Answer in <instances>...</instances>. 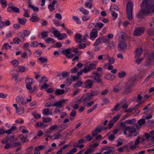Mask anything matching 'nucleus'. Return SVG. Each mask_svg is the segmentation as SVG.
<instances>
[{
    "mask_svg": "<svg viewBox=\"0 0 154 154\" xmlns=\"http://www.w3.org/2000/svg\"><path fill=\"white\" fill-rule=\"evenodd\" d=\"M147 60L149 61H152L154 60V52L150 53L146 57Z\"/></svg>",
    "mask_w": 154,
    "mask_h": 154,
    "instance_id": "obj_32",
    "label": "nucleus"
},
{
    "mask_svg": "<svg viewBox=\"0 0 154 154\" xmlns=\"http://www.w3.org/2000/svg\"><path fill=\"white\" fill-rule=\"evenodd\" d=\"M29 7L31 8L34 11L37 13L38 11V8L36 6H34L32 5L29 4L28 6Z\"/></svg>",
    "mask_w": 154,
    "mask_h": 154,
    "instance_id": "obj_41",
    "label": "nucleus"
},
{
    "mask_svg": "<svg viewBox=\"0 0 154 154\" xmlns=\"http://www.w3.org/2000/svg\"><path fill=\"white\" fill-rule=\"evenodd\" d=\"M61 75L64 78H66L69 75V73L67 72L64 71L61 74Z\"/></svg>",
    "mask_w": 154,
    "mask_h": 154,
    "instance_id": "obj_64",
    "label": "nucleus"
},
{
    "mask_svg": "<svg viewBox=\"0 0 154 154\" xmlns=\"http://www.w3.org/2000/svg\"><path fill=\"white\" fill-rule=\"evenodd\" d=\"M25 81L26 83V84L33 85L34 83V80L32 79L27 78Z\"/></svg>",
    "mask_w": 154,
    "mask_h": 154,
    "instance_id": "obj_28",
    "label": "nucleus"
},
{
    "mask_svg": "<svg viewBox=\"0 0 154 154\" xmlns=\"http://www.w3.org/2000/svg\"><path fill=\"white\" fill-rule=\"evenodd\" d=\"M43 114L44 115L48 116L52 114V110H50L49 109L45 108L43 110Z\"/></svg>",
    "mask_w": 154,
    "mask_h": 154,
    "instance_id": "obj_21",
    "label": "nucleus"
},
{
    "mask_svg": "<svg viewBox=\"0 0 154 154\" xmlns=\"http://www.w3.org/2000/svg\"><path fill=\"white\" fill-rule=\"evenodd\" d=\"M55 101L54 100H51L47 103L45 105L46 107H50L52 106H54Z\"/></svg>",
    "mask_w": 154,
    "mask_h": 154,
    "instance_id": "obj_29",
    "label": "nucleus"
},
{
    "mask_svg": "<svg viewBox=\"0 0 154 154\" xmlns=\"http://www.w3.org/2000/svg\"><path fill=\"white\" fill-rule=\"evenodd\" d=\"M35 15H37V14H32V17L30 18V20L32 22H35L38 21L40 19L37 16Z\"/></svg>",
    "mask_w": 154,
    "mask_h": 154,
    "instance_id": "obj_25",
    "label": "nucleus"
},
{
    "mask_svg": "<svg viewBox=\"0 0 154 154\" xmlns=\"http://www.w3.org/2000/svg\"><path fill=\"white\" fill-rule=\"evenodd\" d=\"M57 2L56 0H53L52 4H49L48 5V8L50 11H52L55 9L54 8L55 4Z\"/></svg>",
    "mask_w": 154,
    "mask_h": 154,
    "instance_id": "obj_23",
    "label": "nucleus"
},
{
    "mask_svg": "<svg viewBox=\"0 0 154 154\" xmlns=\"http://www.w3.org/2000/svg\"><path fill=\"white\" fill-rule=\"evenodd\" d=\"M97 104H95L92 107H91L88 109V111H87V113H91V112L93 111L95 109L97 108Z\"/></svg>",
    "mask_w": 154,
    "mask_h": 154,
    "instance_id": "obj_46",
    "label": "nucleus"
},
{
    "mask_svg": "<svg viewBox=\"0 0 154 154\" xmlns=\"http://www.w3.org/2000/svg\"><path fill=\"white\" fill-rule=\"evenodd\" d=\"M48 80L47 77L45 76H43L40 82V84H41L43 82H45L48 81Z\"/></svg>",
    "mask_w": 154,
    "mask_h": 154,
    "instance_id": "obj_59",
    "label": "nucleus"
},
{
    "mask_svg": "<svg viewBox=\"0 0 154 154\" xmlns=\"http://www.w3.org/2000/svg\"><path fill=\"white\" fill-rule=\"evenodd\" d=\"M0 2L2 5V8H5L7 6V3L6 0H2V1H0Z\"/></svg>",
    "mask_w": 154,
    "mask_h": 154,
    "instance_id": "obj_48",
    "label": "nucleus"
},
{
    "mask_svg": "<svg viewBox=\"0 0 154 154\" xmlns=\"http://www.w3.org/2000/svg\"><path fill=\"white\" fill-rule=\"evenodd\" d=\"M11 63L15 67H16L18 65L19 62L18 61L16 60H15L12 61L11 62Z\"/></svg>",
    "mask_w": 154,
    "mask_h": 154,
    "instance_id": "obj_63",
    "label": "nucleus"
},
{
    "mask_svg": "<svg viewBox=\"0 0 154 154\" xmlns=\"http://www.w3.org/2000/svg\"><path fill=\"white\" fill-rule=\"evenodd\" d=\"M45 42L48 44L51 42L52 43H54L55 42V41L52 38H48L45 40Z\"/></svg>",
    "mask_w": 154,
    "mask_h": 154,
    "instance_id": "obj_42",
    "label": "nucleus"
},
{
    "mask_svg": "<svg viewBox=\"0 0 154 154\" xmlns=\"http://www.w3.org/2000/svg\"><path fill=\"white\" fill-rule=\"evenodd\" d=\"M107 58L108 59V61L110 64H113L115 62V59L113 57H110L108 55H106Z\"/></svg>",
    "mask_w": 154,
    "mask_h": 154,
    "instance_id": "obj_49",
    "label": "nucleus"
},
{
    "mask_svg": "<svg viewBox=\"0 0 154 154\" xmlns=\"http://www.w3.org/2000/svg\"><path fill=\"white\" fill-rule=\"evenodd\" d=\"M77 149L76 148H73L72 149L70 150L66 154H73L76 152Z\"/></svg>",
    "mask_w": 154,
    "mask_h": 154,
    "instance_id": "obj_58",
    "label": "nucleus"
},
{
    "mask_svg": "<svg viewBox=\"0 0 154 154\" xmlns=\"http://www.w3.org/2000/svg\"><path fill=\"white\" fill-rule=\"evenodd\" d=\"M49 32L43 31L41 32V34H38V38L41 39H44L48 37Z\"/></svg>",
    "mask_w": 154,
    "mask_h": 154,
    "instance_id": "obj_15",
    "label": "nucleus"
},
{
    "mask_svg": "<svg viewBox=\"0 0 154 154\" xmlns=\"http://www.w3.org/2000/svg\"><path fill=\"white\" fill-rule=\"evenodd\" d=\"M18 69L19 72H23L26 70L27 69L23 66H19L18 67Z\"/></svg>",
    "mask_w": 154,
    "mask_h": 154,
    "instance_id": "obj_52",
    "label": "nucleus"
},
{
    "mask_svg": "<svg viewBox=\"0 0 154 154\" xmlns=\"http://www.w3.org/2000/svg\"><path fill=\"white\" fill-rule=\"evenodd\" d=\"M89 66L91 69V71L95 69L96 67V64L94 63H91L89 64Z\"/></svg>",
    "mask_w": 154,
    "mask_h": 154,
    "instance_id": "obj_61",
    "label": "nucleus"
},
{
    "mask_svg": "<svg viewBox=\"0 0 154 154\" xmlns=\"http://www.w3.org/2000/svg\"><path fill=\"white\" fill-rule=\"evenodd\" d=\"M17 127L15 126H13L11 128L6 131L2 128L0 129V137H1V135L4 134L5 133L7 134H9L12 132L14 131L16 129Z\"/></svg>",
    "mask_w": 154,
    "mask_h": 154,
    "instance_id": "obj_6",
    "label": "nucleus"
},
{
    "mask_svg": "<svg viewBox=\"0 0 154 154\" xmlns=\"http://www.w3.org/2000/svg\"><path fill=\"white\" fill-rule=\"evenodd\" d=\"M33 85L26 84V89L29 91L30 92H34L36 89V87L35 85L32 86Z\"/></svg>",
    "mask_w": 154,
    "mask_h": 154,
    "instance_id": "obj_16",
    "label": "nucleus"
},
{
    "mask_svg": "<svg viewBox=\"0 0 154 154\" xmlns=\"http://www.w3.org/2000/svg\"><path fill=\"white\" fill-rule=\"evenodd\" d=\"M136 80L135 77H132L129 80L126 84L125 87L124 88V93L125 94H128L131 92L132 91L133 87L134 85V83Z\"/></svg>",
    "mask_w": 154,
    "mask_h": 154,
    "instance_id": "obj_3",
    "label": "nucleus"
},
{
    "mask_svg": "<svg viewBox=\"0 0 154 154\" xmlns=\"http://www.w3.org/2000/svg\"><path fill=\"white\" fill-rule=\"evenodd\" d=\"M122 85L121 84H119L114 87L113 91L116 93H118L122 90Z\"/></svg>",
    "mask_w": 154,
    "mask_h": 154,
    "instance_id": "obj_18",
    "label": "nucleus"
},
{
    "mask_svg": "<svg viewBox=\"0 0 154 154\" xmlns=\"http://www.w3.org/2000/svg\"><path fill=\"white\" fill-rule=\"evenodd\" d=\"M84 88L88 89H91L94 85V82L91 79H87L84 83Z\"/></svg>",
    "mask_w": 154,
    "mask_h": 154,
    "instance_id": "obj_7",
    "label": "nucleus"
},
{
    "mask_svg": "<svg viewBox=\"0 0 154 154\" xmlns=\"http://www.w3.org/2000/svg\"><path fill=\"white\" fill-rule=\"evenodd\" d=\"M145 29L144 27H136L134 31L133 35L135 36L141 35L144 33Z\"/></svg>",
    "mask_w": 154,
    "mask_h": 154,
    "instance_id": "obj_5",
    "label": "nucleus"
},
{
    "mask_svg": "<svg viewBox=\"0 0 154 154\" xmlns=\"http://www.w3.org/2000/svg\"><path fill=\"white\" fill-rule=\"evenodd\" d=\"M15 100L18 103H21L22 104H26L25 100H24L23 97L19 96L16 97Z\"/></svg>",
    "mask_w": 154,
    "mask_h": 154,
    "instance_id": "obj_11",
    "label": "nucleus"
},
{
    "mask_svg": "<svg viewBox=\"0 0 154 154\" xmlns=\"http://www.w3.org/2000/svg\"><path fill=\"white\" fill-rule=\"evenodd\" d=\"M148 33L150 36H153L154 34V29L150 28L148 29Z\"/></svg>",
    "mask_w": 154,
    "mask_h": 154,
    "instance_id": "obj_53",
    "label": "nucleus"
},
{
    "mask_svg": "<svg viewBox=\"0 0 154 154\" xmlns=\"http://www.w3.org/2000/svg\"><path fill=\"white\" fill-rule=\"evenodd\" d=\"M67 100H62L58 101L55 102L54 106L58 108H61L65 104V101Z\"/></svg>",
    "mask_w": 154,
    "mask_h": 154,
    "instance_id": "obj_10",
    "label": "nucleus"
},
{
    "mask_svg": "<svg viewBox=\"0 0 154 154\" xmlns=\"http://www.w3.org/2000/svg\"><path fill=\"white\" fill-rule=\"evenodd\" d=\"M120 125L124 134L129 137H135L138 134L134 126H127L125 122L120 123Z\"/></svg>",
    "mask_w": 154,
    "mask_h": 154,
    "instance_id": "obj_2",
    "label": "nucleus"
},
{
    "mask_svg": "<svg viewBox=\"0 0 154 154\" xmlns=\"http://www.w3.org/2000/svg\"><path fill=\"white\" fill-rule=\"evenodd\" d=\"M94 75V79L96 82L99 83H101L102 82V79L100 78L101 76L100 74L98 72H93Z\"/></svg>",
    "mask_w": 154,
    "mask_h": 154,
    "instance_id": "obj_9",
    "label": "nucleus"
},
{
    "mask_svg": "<svg viewBox=\"0 0 154 154\" xmlns=\"http://www.w3.org/2000/svg\"><path fill=\"white\" fill-rule=\"evenodd\" d=\"M79 10L84 14L88 15L89 14V11L88 10L85 9L83 8H80Z\"/></svg>",
    "mask_w": 154,
    "mask_h": 154,
    "instance_id": "obj_44",
    "label": "nucleus"
},
{
    "mask_svg": "<svg viewBox=\"0 0 154 154\" xmlns=\"http://www.w3.org/2000/svg\"><path fill=\"white\" fill-rule=\"evenodd\" d=\"M58 125H55L49 128V130H48V131H47V133L50 134L52 131L54 130L57 128Z\"/></svg>",
    "mask_w": 154,
    "mask_h": 154,
    "instance_id": "obj_34",
    "label": "nucleus"
},
{
    "mask_svg": "<svg viewBox=\"0 0 154 154\" xmlns=\"http://www.w3.org/2000/svg\"><path fill=\"white\" fill-rule=\"evenodd\" d=\"M43 121L45 123H50L52 121V119L51 118L49 117L47 118H42Z\"/></svg>",
    "mask_w": 154,
    "mask_h": 154,
    "instance_id": "obj_56",
    "label": "nucleus"
},
{
    "mask_svg": "<svg viewBox=\"0 0 154 154\" xmlns=\"http://www.w3.org/2000/svg\"><path fill=\"white\" fill-rule=\"evenodd\" d=\"M143 51L141 48H137L135 51V56L136 58H138L143 53Z\"/></svg>",
    "mask_w": 154,
    "mask_h": 154,
    "instance_id": "obj_17",
    "label": "nucleus"
},
{
    "mask_svg": "<svg viewBox=\"0 0 154 154\" xmlns=\"http://www.w3.org/2000/svg\"><path fill=\"white\" fill-rule=\"evenodd\" d=\"M13 41L17 45L19 44L20 42L23 43L24 41L22 38H21L20 35L19 37H16L14 38Z\"/></svg>",
    "mask_w": 154,
    "mask_h": 154,
    "instance_id": "obj_12",
    "label": "nucleus"
},
{
    "mask_svg": "<svg viewBox=\"0 0 154 154\" xmlns=\"http://www.w3.org/2000/svg\"><path fill=\"white\" fill-rule=\"evenodd\" d=\"M24 108L23 107L18 108L16 110V112L19 115H21L23 112Z\"/></svg>",
    "mask_w": 154,
    "mask_h": 154,
    "instance_id": "obj_35",
    "label": "nucleus"
},
{
    "mask_svg": "<svg viewBox=\"0 0 154 154\" xmlns=\"http://www.w3.org/2000/svg\"><path fill=\"white\" fill-rule=\"evenodd\" d=\"M82 35L79 34H77L75 35V40L76 42L81 43L82 42Z\"/></svg>",
    "mask_w": 154,
    "mask_h": 154,
    "instance_id": "obj_19",
    "label": "nucleus"
},
{
    "mask_svg": "<svg viewBox=\"0 0 154 154\" xmlns=\"http://www.w3.org/2000/svg\"><path fill=\"white\" fill-rule=\"evenodd\" d=\"M17 20L19 23L23 25H24L26 24L27 20L24 17L22 18L18 17Z\"/></svg>",
    "mask_w": 154,
    "mask_h": 154,
    "instance_id": "obj_27",
    "label": "nucleus"
},
{
    "mask_svg": "<svg viewBox=\"0 0 154 154\" xmlns=\"http://www.w3.org/2000/svg\"><path fill=\"white\" fill-rule=\"evenodd\" d=\"M101 41L100 37L97 39L95 42L94 44V46H97L100 43H101Z\"/></svg>",
    "mask_w": 154,
    "mask_h": 154,
    "instance_id": "obj_47",
    "label": "nucleus"
},
{
    "mask_svg": "<svg viewBox=\"0 0 154 154\" xmlns=\"http://www.w3.org/2000/svg\"><path fill=\"white\" fill-rule=\"evenodd\" d=\"M141 10L137 15L139 18L143 15L154 13V0H144L141 5Z\"/></svg>",
    "mask_w": 154,
    "mask_h": 154,
    "instance_id": "obj_1",
    "label": "nucleus"
},
{
    "mask_svg": "<svg viewBox=\"0 0 154 154\" xmlns=\"http://www.w3.org/2000/svg\"><path fill=\"white\" fill-rule=\"evenodd\" d=\"M118 47L121 50H125L126 48L127 45L124 41L121 42L118 45Z\"/></svg>",
    "mask_w": 154,
    "mask_h": 154,
    "instance_id": "obj_24",
    "label": "nucleus"
},
{
    "mask_svg": "<svg viewBox=\"0 0 154 154\" xmlns=\"http://www.w3.org/2000/svg\"><path fill=\"white\" fill-rule=\"evenodd\" d=\"M120 115L119 114H117L116 116L113 117L111 122L114 123L117 121L119 119Z\"/></svg>",
    "mask_w": 154,
    "mask_h": 154,
    "instance_id": "obj_50",
    "label": "nucleus"
},
{
    "mask_svg": "<svg viewBox=\"0 0 154 154\" xmlns=\"http://www.w3.org/2000/svg\"><path fill=\"white\" fill-rule=\"evenodd\" d=\"M64 90H60V89H57L55 91V94L57 95H61L65 93Z\"/></svg>",
    "mask_w": 154,
    "mask_h": 154,
    "instance_id": "obj_31",
    "label": "nucleus"
},
{
    "mask_svg": "<svg viewBox=\"0 0 154 154\" xmlns=\"http://www.w3.org/2000/svg\"><path fill=\"white\" fill-rule=\"evenodd\" d=\"M11 74L12 79L15 78L16 77H18V72L15 70L13 69L12 70Z\"/></svg>",
    "mask_w": 154,
    "mask_h": 154,
    "instance_id": "obj_33",
    "label": "nucleus"
},
{
    "mask_svg": "<svg viewBox=\"0 0 154 154\" xmlns=\"http://www.w3.org/2000/svg\"><path fill=\"white\" fill-rule=\"evenodd\" d=\"M72 19L76 22V23L78 24H80L81 23V22L79 19L77 17L75 16H74L72 17Z\"/></svg>",
    "mask_w": 154,
    "mask_h": 154,
    "instance_id": "obj_57",
    "label": "nucleus"
},
{
    "mask_svg": "<svg viewBox=\"0 0 154 154\" xmlns=\"http://www.w3.org/2000/svg\"><path fill=\"white\" fill-rule=\"evenodd\" d=\"M108 43V46L110 49H113L114 48L115 45L114 42L112 41L109 42V41Z\"/></svg>",
    "mask_w": 154,
    "mask_h": 154,
    "instance_id": "obj_39",
    "label": "nucleus"
},
{
    "mask_svg": "<svg viewBox=\"0 0 154 154\" xmlns=\"http://www.w3.org/2000/svg\"><path fill=\"white\" fill-rule=\"evenodd\" d=\"M102 43H106L108 42L109 40L107 39L106 36H104L102 37H100Z\"/></svg>",
    "mask_w": 154,
    "mask_h": 154,
    "instance_id": "obj_36",
    "label": "nucleus"
},
{
    "mask_svg": "<svg viewBox=\"0 0 154 154\" xmlns=\"http://www.w3.org/2000/svg\"><path fill=\"white\" fill-rule=\"evenodd\" d=\"M104 78L107 80H112L115 79V77L114 75L107 73L105 75Z\"/></svg>",
    "mask_w": 154,
    "mask_h": 154,
    "instance_id": "obj_22",
    "label": "nucleus"
},
{
    "mask_svg": "<svg viewBox=\"0 0 154 154\" xmlns=\"http://www.w3.org/2000/svg\"><path fill=\"white\" fill-rule=\"evenodd\" d=\"M126 75V73L124 71H122L118 73V77L121 79L124 78Z\"/></svg>",
    "mask_w": 154,
    "mask_h": 154,
    "instance_id": "obj_38",
    "label": "nucleus"
},
{
    "mask_svg": "<svg viewBox=\"0 0 154 154\" xmlns=\"http://www.w3.org/2000/svg\"><path fill=\"white\" fill-rule=\"evenodd\" d=\"M68 126V125L67 124H63L60 125L59 126H58L57 128L59 131H61L66 128Z\"/></svg>",
    "mask_w": 154,
    "mask_h": 154,
    "instance_id": "obj_26",
    "label": "nucleus"
},
{
    "mask_svg": "<svg viewBox=\"0 0 154 154\" xmlns=\"http://www.w3.org/2000/svg\"><path fill=\"white\" fill-rule=\"evenodd\" d=\"M136 120L135 119H133L131 120H128L125 121V122L127 124H132L135 122Z\"/></svg>",
    "mask_w": 154,
    "mask_h": 154,
    "instance_id": "obj_54",
    "label": "nucleus"
},
{
    "mask_svg": "<svg viewBox=\"0 0 154 154\" xmlns=\"http://www.w3.org/2000/svg\"><path fill=\"white\" fill-rule=\"evenodd\" d=\"M82 70L84 73H87L91 71L89 65L85 66L84 68L82 69Z\"/></svg>",
    "mask_w": 154,
    "mask_h": 154,
    "instance_id": "obj_30",
    "label": "nucleus"
},
{
    "mask_svg": "<svg viewBox=\"0 0 154 154\" xmlns=\"http://www.w3.org/2000/svg\"><path fill=\"white\" fill-rule=\"evenodd\" d=\"M46 148V146L45 145H41L36 147L35 149V151H39L40 150H42Z\"/></svg>",
    "mask_w": 154,
    "mask_h": 154,
    "instance_id": "obj_40",
    "label": "nucleus"
},
{
    "mask_svg": "<svg viewBox=\"0 0 154 154\" xmlns=\"http://www.w3.org/2000/svg\"><path fill=\"white\" fill-rule=\"evenodd\" d=\"M62 136V135L59 133L54 134L53 135V136L54 137V139H59Z\"/></svg>",
    "mask_w": 154,
    "mask_h": 154,
    "instance_id": "obj_62",
    "label": "nucleus"
},
{
    "mask_svg": "<svg viewBox=\"0 0 154 154\" xmlns=\"http://www.w3.org/2000/svg\"><path fill=\"white\" fill-rule=\"evenodd\" d=\"M91 39L93 40L98 36V31L96 29H92L89 34Z\"/></svg>",
    "mask_w": 154,
    "mask_h": 154,
    "instance_id": "obj_8",
    "label": "nucleus"
},
{
    "mask_svg": "<svg viewBox=\"0 0 154 154\" xmlns=\"http://www.w3.org/2000/svg\"><path fill=\"white\" fill-rule=\"evenodd\" d=\"M133 3L131 2H128L126 5V10L128 18L130 20H131L133 18Z\"/></svg>",
    "mask_w": 154,
    "mask_h": 154,
    "instance_id": "obj_4",
    "label": "nucleus"
},
{
    "mask_svg": "<svg viewBox=\"0 0 154 154\" xmlns=\"http://www.w3.org/2000/svg\"><path fill=\"white\" fill-rule=\"evenodd\" d=\"M62 53H63V54L65 55L66 57L68 54L70 53V49H67L65 50H63Z\"/></svg>",
    "mask_w": 154,
    "mask_h": 154,
    "instance_id": "obj_55",
    "label": "nucleus"
},
{
    "mask_svg": "<svg viewBox=\"0 0 154 154\" xmlns=\"http://www.w3.org/2000/svg\"><path fill=\"white\" fill-rule=\"evenodd\" d=\"M39 44L37 41H34L30 44V46L32 47H35L37 46Z\"/></svg>",
    "mask_w": 154,
    "mask_h": 154,
    "instance_id": "obj_60",
    "label": "nucleus"
},
{
    "mask_svg": "<svg viewBox=\"0 0 154 154\" xmlns=\"http://www.w3.org/2000/svg\"><path fill=\"white\" fill-rule=\"evenodd\" d=\"M91 97L89 95H88L85 97H83L81 99V100L83 101V104L85 106L87 103L91 100Z\"/></svg>",
    "mask_w": 154,
    "mask_h": 154,
    "instance_id": "obj_14",
    "label": "nucleus"
},
{
    "mask_svg": "<svg viewBox=\"0 0 154 154\" xmlns=\"http://www.w3.org/2000/svg\"><path fill=\"white\" fill-rule=\"evenodd\" d=\"M110 9L112 12H113L115 11H118L119 8L117 6L113 5L111 6Z\"/></svg>",
    "mask_w": 154,
    "mask_h": 154,
    "instance_id": "obj_37",
    "label": "nucleus"
},
{
    "mask_svg": "<svg viewBox=\"0 0 154 154\" xmlns=\"http://www.w3.org/2000/svg\"><path fill=\"white\" fill-rule=\"evenodd\" d=\"M30 34V32L29 31L27 30H25L22 33L21 35H20L21 38L25 40V37H27L28 35H29Z\"/></svg>",
    "mask_w": 154,
    "mask_h": 154,
    "instance_id": "obj_20",
    "label": "nucleus"
},
{
    "mask_svg": "<svg viewBox=\"0 0 154 154\" xmlns=\"http://www.w3.org/2000/svg\"><path fill=\"white\" fill-rule=\"evenodd\" d=\"M145 123V119H141L138 121V125L137 124H135V125L136 126L137 129H139L141 127L142 125H144Z\"/></svg>",
    "mask_w": 154,
    "mask_h": 154,
    "instance_id": "obj_13",
    "label": "nucleus"
},
{
    "mask_svg": "<svg viewBox=\"0 0 154 154\" xmlns=\"http://www.w3.org/2000/svg\"><path fill=\"white\" fill-rule=\"evenodd\" d=\"M104 24L102 23L99 22H97L95 25L96 27H98L100 29H101L103 26Z\"/></svg>",
    "mask_w": 154,
    "mask_h": 154,
    "instance_id": "obj_45",
    "label": "nucleus"
},
{
    "mask_svg": "<svg viewBox=\"0 0 154 154\" xmlns=\"http://www.w3.org/2000/svg\"><path fill=\"white\" fill-rule=\"evenodd\" d=\"M11 47L9 44L7 43H5L3 44V46L2 48V49H6V50L11 49Z\"/></svg>",
    "mask_w": 154,
    "mask_h": 154,
    "instance_id": "obj_43",
    "label": "nucleus"
},
{
    "mask_svg": "<svg viewBox=\"0 0 154 154\" xmlns=\"http://www.w3.org/2000/svg\"><path fill=\"white\" fill-rule=\"evenodd\" d=\"M72 82V79L71 78L68 77L65 81L66 83L68 85H70Z\"/></svg>",
    "mask_w": 154,
    "mask_h": 154,
    "instance_id": "obj_51",
    "label": "nucleus"
}]
</instances>
